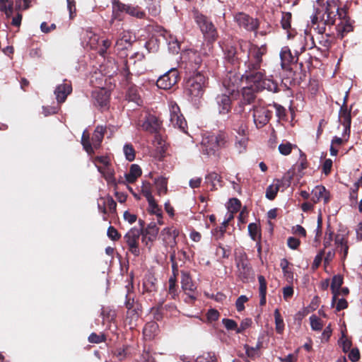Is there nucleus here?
Segmentation results:
<instances>
[{
	"label": "nucleus",
	"mask_w": 362,
	"mask_h": 362,
	"mask_svg": "<svg viewBox=\"0 0 362 362\" xmlns=\"http://www.w3.org/2000/svg\"><path fill=\"white\" fill-rule=\"evenodd\" d=\"M135 36L129 30L123 31L117 40L115 46L119 50L127 49L132 46L134 41Z\"/></svg>",
	"instance_id": "nucleus-17"
},
{
	"label": "nucleus",
	"mask_w": 362,
	"mask_h": 362,
	"mask_svg": "<svg viewBox=\"0 0 362 362\" xmlns=\"http://www.w3.org/2000/svg\"><path fill=\"white\" fill-rule=\"evenodd\" d=\"M279 191V186H274L273 185H269L266 190V197L269 199L272 200L275 198L277 192Z\"/></svg>",
	"instance_id": "nucleus-52"
},
{
	"label": "nucleus",
	"mask_w": 362,
	"mask_h": 362,
	"mask_svg": "<svg viewBox=\"0 0 362 362\" xmlns=\"http://www.w3.org/2000/svg\"><path fill=\"white\" fill-rule=\"evenodd\" d=\"M216 103L219 114L226 115L230 111L231 100L226 93L218 95L216 97Z\"/></svg>",
	"instance_id": "nucleus-20"
},
{
	"label": "nucleus",
	"mask_w": 362,
	"mask_h": 362,
	"mask_svg": "<svg viewBox=\"0 0 362 362\" xmlns=\"http://www.w3.org/2000/svg\"><path fill=\"white\" fill-rule=\"evenodd\" d=\"M117 128L115 126H109V127H103V126H98L95 128V136H104L112 135L117 132Z\"/></svg>",
	"instance_id": "nucleus-35"
},
{
	"label": "nucleus",
	"mask_w": 362,
	"mask_h": 362,
	"mask_svg": "<svg viewBox=\"0 0 362 362\" xmlns=\"http://www.w3.org/2000/svg\"><path fill=\"white\" fill-rule=\"evenodd\" d=\"M205 181L207 184H210L211 185V190H216L218 187H221V177L218 173L215 172H211L208 173L205 176Z\"/></svg>",
	"instance_id": "nucleus-28"
},
{
	"label": "nucleus",
	"mask_w": 362,
	"mask_h": 362,
	"mask_svg": "<svg viewBox=\"0 0 362 362\" xmlns=\"http://www.w3.org/2000/svg\"><path fill=\"white\" fill-rule=\"evenodd\" d=\"M343 284V277L341 275H335L333 276L331 283V290L333 294L331 305L332 307L335 305L337 296L340 293L341 286Z\"/></svg>",
	"instance_id": "nucleus-26"
},
{
	"label": "nucleus",
	"mask_w": 362,
	"mask_h": 362,
	"mask_svg": "<svg viewBox=\"0 0 362 362\" xmlns=\"http://www.w3.org/2000/svg\"><path fill=\"white\" fill-rule=\"evenodd\" d=\"M195 21L199 25L205 39L209 42H214L218 37L216 28L211 21L202 14L197 13L195 16Z\"/></svg>",
	"instance_id": "nucleus-6"
},
{
	"label": "nucleus",
	"mask_w": 362,
	"mask_h": 362,
	"mask_svg": "<svg viewBox=\"0 0 362 362\" xmlns=\"http://www.w3.org/2000/svg\"><path fill=\"white\" fill-rule=\"evenodd\" d=\"M67 8L69 12V18L73 19L76 16V4L74 0H66Z\"/></svg>",
	"instance_id": "nucleus-61"
},
{
	"label": "nucleus",
	"mask_w": 362,
	"mask_h": 362,
	"mask_svg": "<svg viewBox=\"0 0 362 362\" xmlns=\"http://www.w3.org/2000/svg\"><path fill=\"white\" fill-rule=\"evenodd\" d=\"M81 143L83 149L88 155L94 153L95 149L100 148L103 137H81Z\"/></svg>",
	"instance_id": "nucleus-16"
},
{
	"label": "nucleus",
	"mask_w": 362,
	"mask_h": 362,
	"mask_svg": "<svg viewBox=\"0 0 362 362\" xmlns=\"http://www.w3.org/2000/svg\"><path fill=\"white\" fill-rule=\"evenodd\" d=\"M222 323L227 330H235L236 332L237 323L235 320L228 318H223L222 319Z\"/></svg>",
	"instance_id": "nucleus-57"
},
{
	"label": "nucleus",
	"mask_w": 362,
	"mask_h": 362,
	"mask_svg": "<svg viewBox=\"0 0 362 362\" xmlns=\"http://www.w3.org/2000/svg\"><path fill=\"white\" fill-rule=\"evenodd\" d=\"M274 320L276 331L277 333L281 334L284 329V322L278 309L274 310Z\"/></svg>",
	"instance_id": "nucleus-40"
},
{
	"label": "nucleus",
	"mask_w": 362,
	"mask_h": 362,
	"mask_svg": "<svg viewBox=\"0 0 362 362\" xmlns=\"http://www.w3.org/2000/svg\"><path fill=\"white\" fill-rule=\"evenodd\" d=\"M194 362H218L214 353L209 352L198 356Z\"/></svg>",
	"instance_id": "nucleus-45"
},
{
	"label": "nucleus",
	"mask_w": 362,
	"mask_h": 362,
	"mask_svg": "<svg viewBox=\"0 0 362 362\" xmlns=\"http://www.w3.org/2000/svg\"><path fill=\"white\" fill-rule=\"evenodd\" d=\"M72 88L70 83L64 81L58 85L54 90V95L58 103H64L67 96L71 93Z\"/></svg>",
	"instance_id": "nucleus-18"
},
{
	"label": "nucleus",
	"mask_w": 362,
	"mask_h": 362,
	"mask_svg": "<svg viewBox=\"0 0 362 362\" xmlns=\"http://www.w3.org/2000/svg\"><path fill=\"white\" fill-rule=\"evenodd\" d=\"M168 110L170 124L174 128L178 129L180 133L188 134L187 122L181 113L178 105L175 101L170 100L168 102Z\"/></svg>",
	"instance_id": "nucleus-4"
},
{
	"label": "nucleus",
	"mask_w": 362,
	"mask_h": 362,
	"mask_svg": "<svg viewBox=\"0 0 362 362\" xmlns=\"http://www.w3.org/2000/svg\"><path fill=\"white\" fill-rule=\"evenodd\" d=\"M336 303V310L340 311L341 310H344L347 308L348 303L344 298H340L338 299V297L337 298V300L335 301Z\"/></svg>",
	"instance_id": "nucleus-64"
},
{
	"label": "nucleus",
	"mask_w": 362,
	"mask_h": 362,
	"mask_svg": "<svg viewBox=\"0 0 362 362\" xmlns=\"http://www.w3.org/2000/svg\"><path fill=\"white\" fill-rule=\"evenodd\" d=\"M82 40L90 49H95L98 46L99 37L90 28H87L82 33Z\"/></svg>",
	"instance_id": "nucleus-22"
},
{
	"label": "nucleus",
	"mask_w": 362,
	"mask_h": 362,
	"mask_svg": "<svg viewBox=\"0 0 362 362\" xmlns=\"http://www.w3.org/2000/svg\"><path fill=\"white\" fill-rule=\"evenodd\" d=\"M120 8L125 10V13L131 16L136 17L137 18H144L146 16L145 12L142 11L139 6H133L131 5L124 4V6H119Z\"/></svg>",
	"instance_id": "nucleus-31"
},
{
	"label": "nucleus",
	"mask_w": 362,
	"mask_h": 362,
	"mask_svg": "<svg viewBox=\"0 0 362 362\" xmlns=\"http://www.w3.org/2000/svg\"><path fill=\"white\" fill-rule=\"evenodd\" d=\"M141 235V230L137 228H132L124 236V239L129 247V252L134 256L140 255L139 248V239Z\"/></svg>",
	"instance_id": "nucleus-10"
},
{
	"label": "nucleus",
	"mask_w": 362,
	"mask_h": 362,
	"mask_svg": "<svg viewBox=\"0 0 362 362\" xmlns=\"http://www.w3.org/2000/svg\"><path fill=\"white\" fill-rule=\"evenodd\" d=\"M188 54H189V59L192 62H194L195 65H197L198 66L199 65H201V64L203 62V59H202L201 55L199 54V53H197V52L190 50L188 52Z\"/></svg>",
	"instance_id": "nucleus-56"
},
{
	"label": "nucleus",
	"mask_w": 362,
	"mask_h": 362,
	"mask_svg": "<svg viewBox=\"0 0 362 362\" xmlns=\"http://www.w3.org/2000/svg\"><path fill=\"white\" fill-rule=\"evenodd\" d=\"M311 328L313 330L319 331L322 329V324L321 320L315 315H311L310 317Z\"/></svg>",
	"instance_id": "nucleus-50"
},
{
	"label": "nucleus",
	"mask_w": 362,
	"mask_h": 362,
	"mask_svg": "<svg viewBox=\"0 0 362 362\" xmlns=\"http://www.w3.org/2000/svg\"><path fill=\"white\" fill-rule=\"evenodd\" d=\"M0 11L5 13L7 18L13 14V2L9 0H0Z\"/></svg>",
	"instance_id": "nucleus-36"
},
{
	"label": "nucleus",
	"mask_w": 362,
	"mask_h": 362,
	"mask_svg": "<svg viewBox=\"0 0 362 362\" xmlns=\"http://www.w3.org/2000/svg\"><path fill=\"white\" fill-rule=\"evenodd\" d=\"M153 145L159 153H163L166 150V141L164 137H154Z\"/></svg>",
	"instance_id": "nucleus-38"
},
{
	"label": "nucleus",
	"mask_w": 362,
	"mask_h": 362,
	"mask_svg": "<svg viewBox=\"0 0 362 362\" xmlns=\"http://www.w3.org/2000/svg\"><path fill=\"white\" fill-rule=\"evenodd\" d=\"M181 287L185 294L187 296L185 301L187 303H194L197 296L194 293L197 290V286L193 282L192 277L188 272L181 271Z\"/></svg>",
	"instance_id": "nucleus-8"
},
{
	"label": "nucleus",
	"mask_w": 362,
	"mask_h": 362,
	"mask_svg": "<svg viewBox=\"0 0 362 362\" xmlns=\"http://www.w3.org/2000/svg\"><path fill=\"white\" fill-rule=\"evenodd\" d=\"M225 58L231 63H233L237 59V51L235 47L227 45L224 48Z\"/></svg>",
	"instance_id": "nucleus-37"
},
{
	"label": "nucleus",
	"mask_w": 362,
	"mask_h": 362,
	"mask_svg": "<svg viewBox=\"0 0 362 362\" xmlns=\"http://www.w3.org/2000/svg\"><path fill=\"white\" fill-rule=\"evenodd\" d=\"M252 323V322L250 318L244 319L240 322V326L237 325L236 333H238V334L242 333L243 331H245V329L249 328L251 326Z\"/></svg>",
	"instance_id": "nucleus-54"
},
{
	"label": "nucleus",
	"mask_w": 362,
	"mask_h": 362,
	"mask_svg": "<svg viewBox=\"0 0 362 362\" xmlns=\"http://www.w3.org/2000/svg\"><path fill=\"white\" fill-rule=\"evenodd\" d=\"M349 359L352 362H356L360 358V353L357 348H353L348 354Z\"/></svg>",
	"instance_id": "nucleus-60"
},
{
	"label": "nucleus",
	"mask_w": 362,
	"mask_h": 362,
	"mask_svg": "<svg viewBox=\"0 0 362 362\" xmlns=\"http://www.w3.org/2000/svg\"><path fill=\"white\" fill-rule=\"evenodd\" d=\"M162 122L154 115H148L143 124L141 128L150 134L159 133L161 129Z\"/></svg>",
	"instance_id": "nucleus-14"
},
{
	"label": "nucleus",
	"mask_w": 362,
	"mask_h": 362,
	"mask_svg": "<svg viewBox=\"0 0 362 362\" xmlns=\"http://www.w3.org/2000/svg\"><path fill=\"white\" fill-rule=\"evenodd\" d=\"M159 229L156 226V223H150L146 228L141 232L142 242L148 245V242H153L156 239Z\"/></svg>",
	"instance_id": "nucleus-19"
},
{
	"label": "nucleus",
	"mask_w": 362,
	"mask_h": 362,
	"mask_svg": "<svg viewBox=\"0 0 362 362\" xmlns=\"http://www.w3.org/2000/svg\"><path fill=\"white\" fill-rule=\"evenodd\" d=\"M248 233L250 236L253 240H257L260 236L259 229L258 226L255 223H251L247 226Z\"/></svg>",
	"instance_id": "nucleus-43"
},
{
	"label": "nucleus",
	"mask_w": 362,
	"mask_h": 362,
	"mask_svg": "<svg viewBox=\"0 0 362 362\" xmlns=\"http://www.w3.org/2000/svg\"><path fill=\"white\" fill-rule=\"evenodd\" d=\"M326 16L325 21L327 24H334L335 23V17L339 16L341 23L338 24V31L341 33V37H343L344 33H349L352 30V26L347 21L343 18L346 16V12L343 9H339L334 3L329 4L324 16Z\"/></svg>",
	"instance_id": "nucleus-2"
},
{
	"label": "nucleus",
	"mask_w": 362,
	"mask_h": 362,
	"mask_svg": "<svg viewBox=\"0 0 362 362\" xmlns=\"http://www.w3.org/2000/svg\"><path fill=\"white\" fill-rule=\"evenodd\" d=\"M281 65L283 69L287 70L290 64L296 61L297 59L291 54L290 49L288 47H284L280 52Z\"/></svg>",
	"instance_id": "nucleus-25"
},
{
	"label": "nucleus",
	"mask_w": 362,
	"mask_h": 362,
	"mask_svg": "<svg viewBox=\"0 0 362 362\" xmlns=\"http://www.w3.org/2000/svg\"><path fill=\"white\" fill-rule=\"evenodd\" d=\"M95 167L107 182L115 181L114 170L110 167V165L102 167L95 164Z\"/></svg>",
	"instance_id": "nucleus-34"
},
{
	"label": "nucleus",
	"mask_w": 362,
	"mask_h": 362,
	"mask_svg": "<svg viewBox=\"0 0 362 362\" xmlns=\"http://www.w3.org/2000/svg\"><path fill=\"white\" fill-rule=\"evenodd\" d=\"M235 19L240 27L247 30H255L258 27V22L256 19L250 18L248 15L243 13H238Z\"/></svg>",
	"instance_id": "nucleus-15"
},
{
	"label": "nucleus",
	"mask_w": 362,
	"mask_h": 362,
	"mask_svg": "<svg viewBox=\"0 0 362 362\" xmlns=\"http://www.w3.org/2000/svg\"><path fill=\"white\" fill-rule=\"evenodd\" d=\"M119 6H124V4L121 3L119 0H112V19L122 21L123 13H125V10L120 8Z\"/></svg>",
	"instance_id": "nucleus-33"
},
{
	"label": "nucleus",
	"mask_w": 362,
	"mask_h": 362,
	"mask_svg": "<svg viewBox=\"0 0 362 362\" xmlns=\"http://www.w3.org/2000/svg\"><path fill=\"white\" fill-rule=\"evenodd\" d=\"M248 300V298L245 295H241L235 301V307L238 312H241L245 309L244 304Z\"/></svg>",
	"instance_id": "nucleus-55"
},
{
	"label": "nucleus",
	"mask_w": 362,
	"mask_h": 362,
	"mask_svg": "<svg viewBox=\"0 0 362 362\" xmlns=\"http://www.w3.org/2000/svg\"><path fill=\"white\" fill-rule=\"evenodd\" d=\"M178 77L177 70L175 68H172L158 78L156 85L161 89H170L177 83Z\"/></svg>",
	"instance_id": "nucleus-11"
},
{
	"label": "nucleus",
	"mask_w": 362,
	"mask_h": 362,
	"mask_svg": "<svg viewBox=\"0 0 362 362\" xmlns=\"http://www.w3.org/2000/svg\"><path fill=\"white\" fill-rule=\"evenodd\" d=\"M293 148H298L300 152V156L303 157L305 156V154L302 152L300 149H299L297 146V145L291 144L289 141H283L282 143H281L279 145L278 149L279 153L281 155L284 156H288L291 153V151Z\"/></svg>",
	"instance_id": "nucleus-29"
},
{
	"label": "nucleus",
	"mask_w": 362,
	"mask_h": 362,
	"mask_svg": "<svg viewBox=\"0 0 362 362\" xmlns=\"http://www.w3.org/2000/svg\"><path fill=\"white\" fill-rule=\"evenodd\" d=\"M235 261L239 277L243 281H247L252 274V268L250 266L245 255H240L236 258Z\"/></svg>",
	"instance_id": "nucleus-13"
},
{
	"label": "nucleus",
	"mask_w": 362,
	"mask_h": 362,
	"mask_svg": "<svg viewBox=\"0 0 362 362\" xmlns=\"http://www.w3.org/2000/svg\"><path fill=\"white\" fill-rule=\"evenodd\" d=\"M107 235L112 240H117L120 237L118 231L113 226L108 228Z\"/></svg>",
	"instance_id": "nucleus-62"
},
{
	"label": "nucleus",
	"mask_w": 362,
	"mask_h": 362,
	"mask_svg": "<svg viewBox=\"0 0 362 362\" xmlns=\"http://www.w3.org/2000/svg\"><path fill=\"white\" fill-rule=\"evenodd\" d=\"M206 78L200 73L190 77L186 83V93L192 98V100H197L201 98L204 91Z\"/></svg>",
	"instance_id": "nucleus-3"
},
{
	"label": "nucleus",
	"mask_w": 362,
	"mask_h": 362,
	"mask_svg": "<svg viewBox=\"0 0 362 362\" xmlns=\"http://www.w3.org/2000/svg\"><path fill=\"white\" fill-rule=\"evenodd\" d=\"M291 13L290 12L282 13L281 24L284 30H288L291 28Z\"/></svg>",
	"instance_id": "nucleus-48"
},
{
	"label": "nucleus",
	"mask_w": 362,
	"mask_h": 362,
	"mask_svg": "<svg viewBox=\"0 0 362 362\" xmlns=\"http://www.w3.org/2000/svg\"><path fill=\"white\" fill-rule=\"evenodd\" d=\"M92 96L95 100V105L100 107H105L107 105L110 98V93L105 89H98L93 92Z\"/></svg>",
	"instance_id": "nucleus-23"
},
{
	"label": "nucleus",
	"mask_w": 362,
	"mask_h": 362,
	"mask_svg": "<svg viewBox=\"0 0 362 362\" xmlns=\"http://www.w3.org/2000/svg\"><path fill=\"white\" fill-rule=\"evenodd\" d=\"M211 42L208 41V42L203 44L200 49L199 54L204 58L209 57L212 52V45Z\"/></svg>",
	"instance_id": "nucleus-49"
},
{
	"label": "nucleus",
	"mask_w": 362,
	"mask_h": 362,
	"mask_svg": "<svg viewBox=\"0 0 362 362\" xmlns=\"http://www.w3.org/2000/svg\"><path fill=\"white\" fill-rule=\"evenodd\" d=\"M269 82V81L266 80L265 86L258 88L257 83H249L247 81V83L249 84H250V86L244 87L242 90L243 98L240 102L239 106H240V110H238V112H243L245 110L244 106L246 105H250L252 103L257 104V103H256V101H255V99H256L255 91H258L261 89L266 88L267 86L268 88H271V87L268 84Z\"/></svg>",
	"instance_id": "nucleus-5"
},
{
	"label": "nucleus",
	"mask_w": 362,
	"mask_h": 362,
	"mask_svg": "<svg viewBox=\"0 0 362 362\" xmlns=\"http://www.w3.org/2000/svg\"><path fill=\"white\" fill-rule=\"evenodd\" d=\"M105 335L103 333L96 334L95 332H92L88 337V341L93 344H99L105 341Z\"/></svg>",
	"instance_id": "nucleus-47"
},
{
	"label": "nucleus",
	"mask_w": 362,
	"mask_h": 362,
	"mask_svg": "<svg viewBox=\"0 0 362 362\" xmlns=\"http://www.w3.org/2000/svg\"><path fill=\"white\" fill-rule=\"evenodd\" d=\"M148 206L151 213L156 214L159 218H161V211L158 208L155 199L151 202H148Z\"/></svg>",
	"instance_id": "nucleus-59"
},
{
	"label": "nucleus",
	"mask_w": 362,
	"mask_h": 362,
	"mask_svg": "<svg viewBox=\"0 0 362 362\" xmlns=\"http://www.w3.org/2000/svg\"><path fill=\"white\" fill-rule=\"evenodd\" d=\"M127 99L130 102L134 103L137 105H141L142 104V100L139 93V89L135 86H131L129 88L127 93Z\"/></svg>",
	"instance_id": "nucleus-32"
},
{
	"label": "nucleus",
	"mask_w": 362,
	"mask_h": 362,
	"mask_svg": "<svg viewBox=\"0 0 362 362\" xmlns=\"http://www.w3.org/2000/svg\"><path fill=\"white\" fill-rule=\"evenodd\" d=\"M159 327L157 322L154 321L147 322L143 330L144 337L146 339H151L154 338L158 333Z\"/></svg>",
	"instance_id": "nucleus-27"
},
{
	"label": "nucleus",
	"mask_w": 362,
	"mask_h": 362,
	"mask_svg": "<svg viewBox=\"0 0 362 362\" xmlns=\"http://www.w3.org/2000/svg\"><path fill=\"white\" fill-rule=\"evenodd\" d=\"M321 199L325 204L327 203L329 200V194L325 187L317 185L312 190V201L317 203Z\"/></svg>",
	"instance_id": "nucleus-24"
},
{
	"label": "nucleus",
	"mask_w": 362,
	"mask_h": 362,
	"mask_svg": "<svg viewBox=\"0 0 362 362\" xmlns=\"http://www.w3.org/2000/svg\"><path fill=\"white\" fill-rule=\"evenodd\" d=\"M155 184L158 189V193H165L167 191V180L163 177H158L155 179Z\"/></svg>",
	"instance_id": "nucleus-41"
},
{
	"label": "nucleus",
	"mask_w": 362,
	"mask_h": 362,
	"mask_svg": "<svg viewBox=\"0 0 362 362\" xmlns=\"http://www.w3.org/2000/svg\"><path fill=\"white\" fill-rule=\"evenodd\" d=\"M339 343L344 352H348L351 350V341L348 338H346L344 334H342V337L339 339Z\"/></svg>",
	"instance_id": "nucleus-51"
},
{
	"label": "nucleus",
	"mask_w": 362,
	"mask_h": 362,
	"mask_svg": "<svg viewBox=\"0 0 362 362\" xmlns=\"http://www.w3.org/2000/svg\"><path fill=\"white\" fill-rule=\"evenodd\" d=\"M289 262L285 258L282 259L280 262V267L282 269L284 276L288 279H293V274L288 269Z\"/></svg>",
	"instance_id": "nucleus-42"
},
{
	"label": "nucleus",
	"mask_w": 362,
	"mask_h": 362,
	"mask_svg": "<svg viewBox=\"0 0 362 362\" xmlns=\"http://www.w3.org/2000/svg\"><path fill=\"white\" fill-rule=\"evenodd\" d=\"M177 235L178 231L173 227L165 228L160 232V236L162 237L163 242L171 247L176 244L175 239Z\"/></svg>",
	"instance_id": "nucleus-21"
},
{
	"label": "nucleus",
	"mask_w": 362,
	"mask_h": 362,
	"mask_svg": "<svg viewBox=\"0 0 362 362\" xmlns=\"http://www.w3.org/2000/svg\"><path fill=\"white\" fill-rule=\"evenodd\" d=\"M123 151L125 158L129 161H132L135 158V151L133 146L131 144H126L123 147Z\"/></svg>",
	"instance_id": "nucleus-46"
},
{
	"label": "nucleus",
	"mask_w": 362,
	"mask_h": 362,
	"mask_svg": "<svg viewBox=\"0 0 362 362\" xmlns=\"http://www.w3.org/2000/svg\"><path fill=\"white\" fill-rule=\"evenodd\" d=\"M141 175V169L137 164H132L130 167L129 172L125 174V180L128 183L134 182L136 179Z\"/></svg>",
	"instance_id": "nucleus-30"
},
{
	"label": "nucleus",
	"mask_w": 362,
	"mask_h": 362,
	"mask_svg": "<svg viewBox=\"0 0 362 362\" xmlns=\"http://www.w3.org/2000/svg\"><path fill=\"white\" fill-rule=\"evenodd\" d=\"M240 47L242 50L248 49V60L245 63L247 69L243 76L249 83H257L258 88L264 87L266 79L264 72L260 69V66L262 57L267 52L266 46L258 47L250 42L241 41Z\"/></svg>",
	"instance_id": "nucleus-1"
},
{
	"label": "nucleus",
	"mask_w": 362,
	"mask_h": 362,
	"mask_svg": "<svg viewBox=\"0 0 362 362\" xmlns=\"http://www.w3.org/2000/svg\"><path fill=\"white\" fill-rule=\"evenodd\" d=\"M274 107L275 108L276 115L279 119H284L286 117V109L283 106L278 104H274Z\"/></svg>",
	"instance_id": "nucleus-63"
},
{
	"label": "nucleus",
	"mask_w": 362,
	"mask_h": 362,
	"mask_svg": "<svg viewBox=\"0 0 362 362\" xmlns=\"http://www.w3.org/2000/svg\"><path fill=\"white\" fill-rule=\"evenodd\" d=\"M347 95L344 98V104L341 107L339 112V121L340 125L343 128L342 136H349L351 134L350 125H351V111L348 110L346 105V100Z\"/></svg>",
	"instance_id": "nucleus-12"
},
{
	"label": "nucleus",
	"mask_w": 362,
	"mask_h": 362,
	"mask_svg": "<svg viewBox=\"0 0 362 362\" xmlns=\"http://www.w3.org/2000/svg\"><path fill=\"white\" fill-rule=\"evenodd\" d=\"M253 120L257 128L262 127L268 123L271 112L262 102H257L253 105Z\"/></svg>",
	"instance_id": "nucleus-9"
},
{
	"label": "nucleus",
	"mask_w": 362,
	"mask_h": 362,
	"mask_svg": "<svg viewBox=\"0 0 362 362\" xmlns=\"http://www.w3.org/2000/svg\"><path fill=\"white\" fill-rule=\"evenodd\" d=\"M335 245L337 247V250H339V249L344 248V256H347L349 251V246L347 245V241L345 240L343 235H337L334 239Z\"/></svg>",
	"instance_id": "nucleus-39"
},
{
	"label": "nucleus",
	"mask_w": 362,
	"mask_h": 362,
	"mask_svg": "<svg viewBox=\"0 0 362 362\" xmlns=\"http://www.w3.org/2000/svg\"><path fill=\"white\" fill-rule=\"evenodd\" d=\"M219 315V312L217 310L214 308H211L208 310L206 313L207 320L209 322H215L218 320Z\"/></svg>",
	"instance_id": "nucleus-58"
},
{
	"label": "nucleus",
	"mask_w": 362,
	"mask_h": 362,
	"mask_svg": "<svg viewBox=\"0 0 362 362\" xmlns=\"http://www.w3.org/2000/svg\"><path fill=\"white\" fill-rule=\"evenodd\" d=\"M262 342L258 341L255 346H250L247 344L244 345V349L245 350V353L247 356L250 358H253L255 356L257 351L261 348Z\"/></svg>",
	"instance_id": "nucleus-44"
},
{
	"label": "nucleus",
	"mask_w": 362,
	"mask_h": 362,
	"mask_svg": "<svg viewBox=\"0 0 362 362\" xmlns=\"http://www.w3.org/2000/svg\"><path fill=\"white\" fill-rule=\"evenodd\" d=\"M224 144V137H201L199 151L204 155H215L219 147Z\"/></svg>",
	"instance_id": "nucleus-7"
},
{
	"label": "nucleus",
	"mask_w": 362,
	"mask_h": 362,
	"mask_svg": "<svg viewBox=\"0 0 362 362\" xmlns=\"http://www.w3.org/2000/svg\"><path fill=\"white\" fill-rule=\"evenodd\" d=\"M247 137H241L240 140L236 141L235 143V147L238 153L243 152L247 146Z\"/></svg>",
	"instance_id": "nucleus-53"
}]
</instances>
